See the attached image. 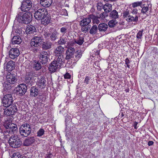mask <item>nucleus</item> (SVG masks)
<instances>
[{"label": "nucleus", "instance_id": "20e7f679", "mask_svg": "<svg viewBox=\"0 0 158 158\" xmlns=\"http://www.w3.org/2000/svg\"><path fill=\"white\" fill-rule=\"evenodd\" d=\"M18 104L13 103L8 106L4 109V114L7 116H10L14 115L18 111Z\"/></svg>", "mask_w": 158, "mask_h": 158}, {"label": "nucleus", "instance_id": "052dcab7", "mask_svg": "<svg viewBox=\"0 0 158 158\" xmlns=\"http://www.w3.org/2000/svg\"><path fill=\"white\" fill-rule=\"evenodd\" d=\"M154 142L152 141H149L148 143V144L149 146L152 145Z\"/></svg>", "mask_w": 158, "mask_h": 158}, {"label": "nucleus", "instance_id": "1a4fd4ad", "mask_svg": "<svg viewBox=\"0 0 158 158\" xmlns=\"http://www.w3.org/2000/svg\"><path fill=\"white\" fill-rule=\"evenodd\" d=\"M74 44H73L71 46L69 47L66 46L67 48L66 52L65 59L69 60L73 58L74 56L75 52V49L72 47Z\"/></svg>", "mask_w": 158, "mask_h": 158}, {"label": "nucleus", "instance_id": "49530a36", "mask_svg": "<svg viewBox=\"0 0 158 158\" xmlns=\"http://www.w3.org/2000/svg\"><path fill=\"white\" fill-rule=\"evenodd\" d=\"M13 158H24V156L20 155L19 152L14 153L13 155Z\"/></svg>", "mask_w": 158, "mask_h": 158}, {"label": "nucleus", "instance_id": "7c9ffc66", "mask_svg": "<svg viewBox=\"0 0 158 158\" xmlns=\"http://www.w3.org/2000/svg\"><path fill=\"white\" fill-rule=\"evenodd\" d=\"M112 9V5L111 4L106 3L104 5L103 10L104 12L108 13V12H111Z\"/></svg>", "mask_w": 158, "mask_h": 158}, {"label": "nucleus", "instance_id": "5701e85b", "mask_svg": "<svg viewBox=\"0 0 158 158\" xmlns=\"http://www.w3.org/2000/svg\"><path fill=\"white\" fill-rule=\"evenodd\" d=\"M52 2V0H40V3L44 7L50 6Z\"/></svg>", "mask_w": 158, "mask_h": 158}, {"label": "nucleus", "instance_id": "f03ea898", "mask_svg": "<svg viewBox=\"0 0 158 158\" xmlns=\"http://www.w3.org/2000/svg\"><path fill=\"white\" fill-rule=\"evenodd\" d=\"M19 131L22 136L27 137L30 135L31 132L30 125L27 123L23 124L19 127Z\"/></svg>", "mask_w": 158, "mask_h": 158}, {"label": "nucleus", "instance_id": "603ef678", "mask_svg": "<svg viewBox=\"0 0 158 158\" xmlns=\"http://www.w3.org/2000/svg\"><path fill=\"white\" fill-rule=\"evenodd\" d=\"M143 31V30L142 31H140L136 35V37L137 38L141 39Z\"/></svg>", "mask_w": 158, "mask_h": 158}, {"label": "nucleus", "instance_id": "c85d7f7f", "mask_svg": "<svg viewBox=\"0 0 158 158\" xmlns=\"http://www.w3.org/2000/svg\"><path fill=\"white\" fill-rule=\"evenodd\" d=\"M89 15L90 19H92V22L94 23L98 24L100 23V21L99 19L100 18H99V16H98L93 14H90Z\"/></svg>", "mask_w": 158, "mask_h": 158}, {"label": "nucleus", "instance_id": "0eeeda50", "mask_svg": "<svg viewBox=\"0 0 158 158\" xmlns=\"http://www.w3.org/2000/svg\"><path fill=\"white\" fill-rule=\"evenodd\" d=\"M44 34L45 37L47 39H50L51 41H54L57 39L58 33L55 30L52 32H44Z\"/></svg>", "mask_w": 158, "mask_h": 158}, {"label": "nucleus", "instance_id": "cd10ccee", "mask_svg": "<svg viewBox=\"0 0 158 158\" xmlns=\"http://www.w3.org/2000/svg\"><path fill=\"white\" fill-rule=\"evenodd\" d=\"M7 125L8 127L10 129L11 132L13 133L17 131L18 127L16 124L11 123H9Z\"/></svg>", "mask_w": 158, "mask_h": 158}, {"label": "nucleus", "instance_id": "ddd939ff", "mask_svg": "<svg viewBox=\"0 0 158 158\" xmlns=\"http://www.w3.org/2000/svg\"><path fill=\"white\" fill-rule=\"evenodd\" d=\"M27 90L26 85L20 84L16 88V94L20 96L23 95L26 93Z\"/></svg>", "mask_w": 158, "mask_h": 158}, {"label": "nucleus", "instance_id": "c756f323", "mask_svg": "<svg viewBox=\"0 0 158 158\" xmlns=\"http://www.w3.org/2000/svg\"><path fill=\"white\" fill-rule=\"evenodd\" d=\"M84 41L83 36H79L77 37V39L74 40V42L73 43H74V44L76 43L79 45H81Z\"/></svg>", "mask_w": 158, "mask_h": 158}, {"label": "nucleus", "instance_id": "4be33fe9", "mask_svg": "<svg viewBox=\"0 0 158 158\" xmlns=\"http://www.w3.org/2000/svg\"><path fill=\"white\" fill-rule=\"evenodd\" d=\"M64 51V49L63 47L59 46L56 48L55 53L56 56L63 55Z\"/></svg>", "mask_w": 158, "mask_h": 158}, {"label": "nucleus", "instance_id": "6ab92c4d", "mask_svg": "<svg viewBox=\"0 0 158 158\" xmlns=\"http://www.w3.org/2000/svg\"><path fill=\"white\" fill-rule=\"evenodd\" d=\"M35 141L34 137H29L23 141V145L25 146H29L33 143Z\"/></svg>", "mask_w": 158, "mask_h": 158}, {"label": "nucleus", "instance_id": "c9c22d12", "mask_svg": "<svg viewBox=\"0 0 158 158\" xmlns=\"http://www.w3.org/2000/svg\"><path fill=\"white\" fill-rule=\"evenodd\" d=\"M98 29V28L97 25L96 24L94 25L90 29L89 33L91 34H95L97 33Z\"/></svg>", "mask_w": 158, "mask_h": 158}, {"label": "nucleus", "instance_id": "f3484780", "mask_svg": "<svg viewBox=\"0 0 158 158\" xmlns=\"http://www.w3.org/2000/svg\"><path fill=\"white\" fill-rule=\"evenodd\" d=\"M57 43L60 45L67 44V46H66L67 47L71 46L73 44H74V43H72V42H68V40L66 37L62 36L60 38V39L58 41Z\"/></svg>", "mask_w": 158, "mask_h": 158}, {"label": "nucleus", "instance_id": "09e8293b", "mask_svg": "<svg viewBox=\"0 0 158 158\" xmlns=\"http://www.w3.org/2000/svg\"><path fill=\"white\" fill-rule=\"evenodd\" d=\"M142 4L141 2H134L132 4V6L133 7H135L137 6H140Z\"/></svg>", "mask_w": 158, "mask_h": 158}, {"label": "nucleus", "instance_id": "c03bdc74", "mask_svg": "<svg viewBox=\"0 0 158 158\" xmlns=\"http://www.w3.org/2000/svg\"><path fill=\"white\" fill-rule=\"evenodd\" d=\"M44 130L43 128H40L38 131L37 133V136L38 137H40L44 135Z\"/></svg>", "mask_w": 158, "mask_h": 158}, {"label": "nucleus", "instance_id": "a211bd4d", "mask_svg": "<svg viewBox=\"0 0 158 158\" xmlns=\"http://www.w3.org/2000/svg\"><path fill=\"white\" fill-rule=\"evenodd\" d=\"M7 82L10 83L11 85L15 84L17 82V79L16 78L15 75L14 74L10 73L6 76Z\"/></svg>", "mask_w": 158, "mask_h": 158}, {"label": "nucleus", "instance_id": "2f4dec72", "mask_svg": "<svg viewBox=\"0 0 158 158\" xmlns=\"http://www.w3.org/2000/svg\"><path fill=\"white\" fill-rule=\"evenodd\" d=\"M57 56H58L57 60H55L56 62H57V63L59 64V65L61 66L64 63V58L63 57V55Z\"/></svg>", "mask_w": 158, "mask_h": 158}, {"label": "nucleus", "instance_id": "b1692460", "mask_svg": "<svg viewBox=\"0 0 158 158\" xmlns=\"http://www.w3.org/2000/svg\"><path fill=\"white\" fill-rule=\"evenodd\" d=\"M108 28L107 25L105 23H100L98 27V29L100 32L105 31Z\"/></svg>", "mask_w": 158, "mask_h": 158}, {"label": "nucleus", "instance_id": "393cba45", "mask_svg": "<svg viewBox=\"0 0 158 158\" xmlns=\"http://www.w3.org/2000/svg\"><path fill=\"white\" fill-rule=\"evenodd\" d=\"M22 42L21 38L19 36H14L12 40V43L13 44H19Z\"/></svg>", "mask_w": 158, "mask_h": 158}, {"label": "nucleus", "instance_id": "8fccbe9b", "mask_svg": "<svg viewBox=\"0 0 158 158\" xmlns=\"http://www.w3.org/2000/svg\"><path fill=\"white\" fill-rule=\"evenodd\" d=\"M68 27H63L61 28L60 31L63 34H65L67 31Z\"/></svg>", "mask_w": 158, "mask_h": 158}, {"label": "nucleus", "instance_id": "a19ab883", "mask_svg": "<svg viewBox=\"0 0 158 158\" xmlns=\"http://www.w3.org/2000/svg\"><path fill=\"white\" fill-rule=\"evenodd\" d=\"M117 23L115 20H111L108 23V26L110 27H113L116 26Z\"/></svg>", "mask_w": 158, "mask_h": 158}, {"label": "nucleus", "instance_id": "4468645a", "mask_svg": "<svg viewBox=\"0 0 158 158\" xmlns=\"http://www.w3.org/2000/svg\"><path fill=\"white\" fill-rule=\"evenodd\" d=\"M60 66L55 60L53 61L50 64L48 69L50 73H54L60 68Z\"/></svg>", "mask_w": 158, "mask_h": 158}, {"label": "nucleus", "instance_id": "a878e982", "mask_svg": "<svg viewBox=\"0 0 158 158\" xmlns=\"http://www.w3.org/2000/svg\"><path fill=\"white\" fill-rule=\"evenodd\" d=\"M52 43L50 42H44L42 45V48L44 50H47L51 48Z\"/></svg>", "mask_w": 158, "mask_h": 158}, {"label": "nucleus", "instance_id": "473e14b6", "mask_svg": "<svg viewBox=\"0 0 158 158\" xmlns=\"http://www.w3.org/2000/svg\"><path fill=\"white\" fill-rule=\"evenodd\" d=\"M38 94V90L36 88L33 87L30 90V94L31 96L35 97Z\"/></svg>", "mask_w": 158, "mask_h": 158}, {"label": "nucleus", "instance_id": "58836bf2", "mask_svg": "<svg viewBox=\"0 0 158 158\" xmlns=\"http://www.w3.org/2000/svg\"><path fill=\"white\" fill-rule=\"evenodd\" d=\"M33 40H35L36 42L40 44V42L42 40V37L40 35H39L36 36H35L32 39Z\"/></svg>", "mask_w": 158, "mask_h": 158}, {"label": "nucleus", "instance_id": "e433bc0d", "mask_svg": "<svg viewBox=\"0 0 158 158\" xmlns=\"http://www.w3.org/2000/svg\"><path fill=\"white\" fill-rule=\"evenodd\" d=\"M22 13L19 12L18 14L16 16L15 20H17L18 22L20 23H23V20L22 19V18L23 17V15H22Z\"/></svg>", "mask_w": 158, "mask_h": 158}, {"label": "nucleus", "instance_id": "dca6fc26", "mask_svg": "<svg viewBox=\"0 0 158 158\" xmlns=\"http://www.w3.org/2000/svg\"><path fill=\"white\" fill-rule=\"evenodd\" d=\"M19 54V51L18 49L13 48L10 50L9 55L11 59H14L17 57Z\"/></svg>", "mask_w": 158, "mask_h": 158}, {"label": "nucleus", "instance_id": "680f3d73", "mask_svg": "<svg viewBox=\"0 0 158 158\" xmlns=\"http://www.w3.org/2000/svg\"><path fill=\"white\" fill-rule=\"evenodd\" d=\"M34 50L36 51V52H37L38 49L37 48V47H34Z\"/></svg>", "mask_w": 158, "mask_h": 158}, {"label": "nucleus", "instance_id": "79ce46f5", "mask_svg": "<svg viewBox=\"0 0 158 158\" xmlns=\"http://www.w3.org/2000/svg\"><path fill=\"white\" fill-rule=\"evenodd\" d=\"M109 14L105 12H102L99 15V18H101L102 19H104L108 17Z\"/></svg>", "mask_w": 158, "mask_h": 158}, {"label": "nucleus", "instance_id": "bb28decb", "mask_svg": "<svg viewBox=\"0 0 158 158\" xmlns=\"http://www.w3.org/2000/svg\"><path fill=\"white\" fill-rule=\"evenodd\" d=\"M36 29L35 26L31 25L28 26L26 29V32L27 34L33 33L36 32Z\"/></svg>", "mask_w": 158, "mask_h": 158}, {"label": "nucleus", "instance_id": "bf43d9fd", "mask_svg": "<svg viewBox=\"0 0 158 158\" xmlns=\"http://www.w3.org/2000/svg\"><path fill=\"white\" fill-rule=\"evenodd\" d=\"M138 123L136 122H134V123L133 126L134 127V128L135 129H137V125Z\"/></svg>", "mask_w": 158, "mask_h": 158}, {"label": "nucleus", "instance_id": "aec40b11", "mask_svg": "<svg viewBox=\"0 0 158 158\" xmlns=\"http://www.w3.org/2000/svg\"><path fill=\"white\" fill-rule=\"evenodd\" d=\"M46 80L43 77H41L37 83V86L40 88H45L46 85Z\"/></svg>", "mask_w": 158, "mask_h": 158}, {"label": "nucleus", "instance_id": "4d7b16f0", "mask_svg": "<svg viewBox=\"0 0 158 158\" xmlns=\"http://www.w3.org/2000/svg\"><path fill=\"white\" fill-rule=\"evenodd\" d=\"M138 10L136 9H134L132 11V13L133 14H134L135 15L134 16L135 17V15L138 14L137 12Z\"/></svg>", "mask_w": 158, "mask_h": 158}, {"label": "nucleus", "instance_id": "6e6d98bb", "mask_svg": "<svg viewBox=\"0 0 158 158\" xmlns=\"http://www.w3.org/2000/svg\"><path fill=\"white\" fill-rule=\"evenodd\" d=\"M125 64H127V67L128 68H130V65L129 64L130 63V61L128 58L126 59Z\"/></svg>", "mask_w": 158, "mask_h": 158}, {"label": "nucleus", "instance_id": "37998d69", "mask_svg": "<svg viewBox=\"0 0 158 158\" xmlns=\"http://www.w3.org/2000/svg\"><path fill=\"white\" fill-rule=\"evenodd\" d=\"M30 44L32 48L37 47L40 45V44L38 43L37 42V43L34 40H33L32 39L31 40Z\"/></svg>", "mask_w": 158, "mask_h": 158}, {"label": "nucleus", "instance_id": "39448f33", "mask_svg": "<svg viewBox=\"0 0 158 158\" xmlns=\"http://www.w3.org/2000/svg\"><path fill=\"white\" fill-rule=\"evenodd\" d=\"M48 14V12L46 9H39L35 12L34 16L36 19L40 20L46 18Z\"/></svg>", "mask_w": 158, "mask_h": 158}, {"label": "nucleus", "instance_id": "6e6552de", "mask_svg": "<svg viewBox=\"0 0 158 158\" xmlns=\"http://www.w3.org/2000/svg\"><path fill=\"white\" fill-rule=\"evenodd\" d=\"M49 56L47 52L43 51L40 52L39 57L41 63L43 64H46L48 61Z\"/></svg>", "mask_w": 158, "mask_h": 158}, {"label": "nucleus", "instance_id": "a18cd8bd", "mask_svg": "<svg viewBox=\"0 0 158 158\" xmlns=\"http://www.w3.org/2000/svg\"><path fill=\"white\" fill-rule=\"evenodd\" d=\"M75 58L74 59L76 61H77L81 57V53L80 52H78L77 51L75 53Z\"/></svg>", "mask_w": 158, "mask_h": 158}, {"label": "nucleus", "instance_id": "2eb2a0df", "mask_svg": "<svg viewBox=\"0 0 158 158\" xmlns=\"http://www.w3.org/2000/svg\"><path fill=\"white\" fill-rule=\"evenodd\" d=\"M32 19V15L31 13L30 12H27L23 15L22 19L23 23L27 24L31 21Z\"/></svg>", "mask_w": 158, "mask_h": 158}, {"label": "nucleus", "instance_id": "f8f14e48", "mask_svg": "<svg viewBox=\"0 0 158 158\" xmlns=\"http://www.w3.org/2000/svg\"><path fill=\"white\" fill-rule=\"evenodd\" d=\"M24 81L28 85H29L31 86L34 84L35 80L31 73H28L26 74Z\"/></svg>", "mask_w": 158, "mask_h": 158}, {"label": "nucleus", "instance_id": "3c124183", "mask_svg": "<svg viewBox=\"0 0 158 158\" xmlns=\"http://www.w3.org/2000/svg\"><path fill=\"white\" fill-rule=\"evenodd\" d=\"M148 6H144L142 8L141 12L143 13H145L148 10Z\"/></svg>", "mask_w": 158, "mask_h": 158}, {"label": "nucleus", "instance_id": "13d9d810", "mask_svg": "<svg viewBox=\"0 0 158 158\" xmlns=\"http://www.w3.org/2000/svg\"><path fill=\"white\" fill-rule=\"evenodd\" d=\"M71 76L70 74L68 73H66L64 75V78L65 79H69L70 78Z\"/></svg>", "mask_w": 158, "mask_h": 158}, {"label": "nucleus", "instance_id": "de8ad7c7", "mask_svg": "<svg viewBox=\"0 0 158 158\" xmlns=\"http://www.w3.org/2000/svg\"><path fill=\"white\" fill-rule=\"evenodd\" d=\"M50 22V20L49 18L47 17L44 20L42 21V23L44 24V25H46L48 24Z\"/></svg>", "mask_w": 158, "mask_h": 158}, {"label": "nucleus", "instance_id": "7ed1b4c3", "mask_svg": "<svg viewBox=\"0 0 158 158\" xmlns=\"http://www.w3.org/2000/svg\"><path fill=\"white\" fill-rule=\"evenodd\" d=\"M91 22V20L89 15L88 18L83 19L80 23V25L81 27V30L84 33H86L90 29L91 26L89 24Z\"/></svg>", "mask_w": 158, "mask_h": 158}, {"label": "nucleus", "instance_id": "e2e57ef3", "mask_svg": "<svg viewBox=\"0 0 158 158\" xmlns=\"http://www.w3.org/2000/svg\"><path fill=\"white\" fill-rule=\"evenodd\" d=\"M114 0H104V1L108 2L110 1H114Z\"/></svg>", "mask_w": 158, "mask_h": 158}, {"label": "nucleus", "instance_id": "412c9836", "mask_svg": "<svg viewBox=\"0 0 158 158\" xmlns=\"http://www.w3.org/2000/svg\"><path fill=\"white\" fill-rule=\"evenodd\" d=\"M15 68V63L14 62L11 60L9 61L6 64V69L7 71H11Z\"/></svg>", "mask_w": 158, "mask_h": 158}, {"label": "nucleus", "instance_id": "423d86ee", "mask_svg": "<svg viewBox=\"0 0 158 158\" xmlns=\"http://www.w3.org/2000/svg\"><path fill=\"white\" fill-rule=\"evenodd\" d=\"M2 102L3 106L5 107L13 103L12 94H9L5 95L2 98Z\"/></svg>", "mask_w": 158, "mask_h": 158}, {"label": "nucleus", "instance_id": "ea45409f", "mask_svg": "<svg viewBox=\"0 0 158 158\" xmlns=\"http://www.w3.org/2000/svg\"><path fill=\"white\" fill-rule=\"evenodd\" d=\"M97 9L98 11H101L103 9L104 5L101 2H99L97 4Z\"/></svg>", "mask_w": 158, "mask_h": 158}, {"label": "nucleus", "instance_id": "4c0bfd02", "mask_svg": "<svg viewBox=\"0 0 158 158\" xmlns=\"http://www.w3.org/2000/svg\"><path fill=\"white\" fill-rule=\"evenodd\" d=\"M41 65L39 62L37 61H35L34 62V68L36 70L40 69L41 68Z\"/></svg>", "mask_w": 158, "mask_h": 158}, {"label": "nucleus", "instance_id": "9d476101", "mask_svg": "<svg viewBox=\"0 0 158 158\" xmlns=\"http://www.w3.org/2000/svg\"><path fill=\"white\" fill-rule=\"evenodd\" d=\"M32 3L30 0H26L22 2L21 6L22 11L25 12L29 11L31 7Z\"/></svg>", "mask_w": 158, "mask_h": 158}, {"label": "nucleus", "instance_id": "864d4df0", "mask_svg": "<svg viewBox=\"0 0 158 158\" xmlns=\"http://www.w3.org/2000/svg\"><path fill=\"white\" fill-rule=\"evenodd\" d=\"M5 127L6 128V130L4 131V133L5 134L10 133L11 132V131L9 128L8 127L7 125Z\"/></svg>", "mask_w": 158, "mask_h": 158}, {"label": "nucleus", "instance_id": "f257e3e1", "mask_svg": "<svg viewBox=\"0 0 158 158\" xmlns=\"http://www.w3.org/2000/svg\"><path fill=\"white\" fill-rule=\"evenodd\" d=\"M9 143L10 146L14 148H20L22 144V142L18 135H12L10 138Z\"/></svg>", "mask_w": 158, "mask_h": 158}, {"label": "nucleus", "instance_id": "5fc2aeb1", "mask_svg": "<svg viewBox=\"0 0 158 158\" xmlns=\"http://www.w3.org/2000/svg\"><path fill=\"white\" fill-rule=\"evenodd\" d=\"M90 79V78L89 77L86 76L85 78L84 82L86 83L87 84H88Z\"/></svg>", "mask_w": 158, "mask_h": 158}, {"label": "nucleus", "instance_id": "f704fd0d", "mask_svg": "<svg viewBox=\"0 0 158 158\" xmlns=\"http://www.w3.org/2000/svg\"><path fill=\"white\" fill-rule=\"evenodd\" d=\"M11 84L6 81L3 84V89L6 91L10 90L11 86Z\"/></svg>", "mask_w": 158, "mask_h": 158}, {"label": "nucleus", "instance_id": "9b49d317", "mask_svg": "<svg viewBox=\"0 0 158 158\" xmlns=\"http://www.w3.org/2000/svg\"><path fill=\"white\" fill-rule=\"evenodd\" d=\"M123 16L128 22L132 21L137 22L138 20V17L137 15L135 16H131L128 11H125L123 13Z\"/></svg>", "mask_w": 158, "mask_h": 158}, {"label": "nucleus", "instance_id": "72a5a7b5", "mask_svg": "<svg viewBox=\"0 0 158 158\" xmlns=\"http://www.w3.org/2000/svg\"><path fill=\"white\" fill-rule=\"evenodd\" d=\"M109 16L113 19H117L118 18V12L115 10H113L110 12Z\"/></svg>", "mask_w": 158, "mask_h": 158}]
</instances>
